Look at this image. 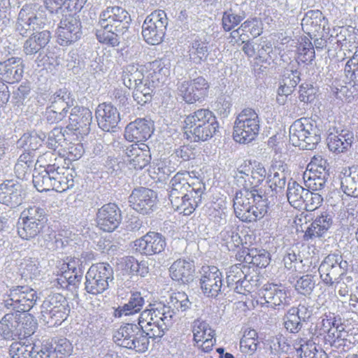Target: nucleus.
I'll return each instance as SVG.
<instances>
[{
	"label": "nucleus",
	"instance_id": "1",
	"mask_svg": "<svg viewBox=\"0 0 358 358\" xmlns=\"http://www.w3.org/2000/svg\"><path fill=\"white\" fill-rule=\"evenodd\" d=\"M169 69L162 60H155L145 66L129 64L123 71L122 80L129 89H133V98L139 105L151 101L157 87L164 83Z\"/></svg>",
	"mask_w": 358,
	"mask_h": 358
},
{
	"label": "nucleus",
	"instance_id": "2",
	"mask_svg": "<svg viewBox=\"0 0 358 358\" xmlns=\"http://www.w3.org/2000/svg\"><path fill=\"white\" fill-rule=\"evenodd\" d=\"M192 180L187 171L178 172L167 185L169 200L172 207L185 215H191L201 203L205 186Z\"/></svg>",
	"mask_w": 358,
	"mask_h": 358
},
{
	"label": "nucleus",
	"instance_id": "3",
	"mask_svg": "<svg viewBox=\"0 0 358 358\" xmlns=\"http://www.w3.org/2000/svg\"><path fill=\"white\" fill-rule=\"evenodd\" d=\"M45 7L36 3H26L20 9L16 23V30L24 36L31 31L42 29L47 22L46 10L57 12L63 7L66 9L69 0H43Z\"/></svg>",
	"mask_w": 358,
	"mask_h": 358
},
{
	"label": "nucleus",
	"instance_id": "4",
	"mask_svg": "<svg viewBox=\"0 0 358 358\" xmlns=\"http://www.w3.org/2000/svg\"><path fill=\"white\" fill-rule=\"evenodd\" d=\"M233 201L236 216L243 222H255L267 213L268 198L263 190L238 192Z\"/></svg>",
	"mask_w": 358,
	"mask_h": 358
},
{
	"label": "nucleus",
	"instance_id": "5",
	"mask_svg": "<svg viewBox=\"0 0 358 358\" xmlns=\"http://www.w3.org/2000/svg\"><path fill=\"white\" fill-rule=\"evenodd\" d=\"M169 311L164 303H150L141 313L138 324L148 331L147 335L150 338H162L173 322Z\"/></svg>",
	"mask_w": 358,
	"mask_h": 358
},
{
	"label": "nucleus",
	"instance_id": "6",
	"mask_svg": "<svg viewBox=\"0 0 358 358\" xmlns=\"http://www.w3.org/2000/svg\"><path fill=\"white\" fill-rule=\"evenodd\" d=\"M217 128L216 117L208 109H199L187 115L185 120V134L195 142L206 141L212 138Z\"/></svg>",
	"mask_w": 358,
	"mask_h": 358
},
{
	"label": "nucleus",
	"instance_id": "7",
	"mask_svg": "<svg viewBox=\"0 0 358 358\" xmlns=\"http://www.w3.org/2000/svg\"><path fill=\"white\" fill-rule=\"evenodd\" d=\"M320 141L321 131L313 120L301 118L289 127V141L294 146L312 150Z\"/></svg>",
	"mask_w": 358,
	"mask_h": 358
},
{
	"label": "nucleus",
	"instance_id": "8",
	"mask_svg": "<svg viewBox=\"0 0 358 358\" xmlns=\"http://www.w3.org/2000/svg\"><path fill=\"white\" fill-rule=\"evenodd\" d=\"M148 331L138 324L126 323L120 327L113 334V341L119 346L144 352L148 349Z\"/></svg>",
	"mask_w": 358,
	"mask_h": 358
},
{
	"label": "nucleus",
	"instance_id": "9",
	"mask_svg": "<svg viewBox=\"0 0 358 358\" xmlns=\"http://www.w3.org/2000/svg\"><path fill=\"white\" fill-rule=\"evenodd\" d=\"M113 279V268L109 264H92L85 275V290L94 296L101 294L108 289Z\"/></svg>",
	"mask_w": 358,
	"mask_h": 358
},
{
	"label": "nucleus",
	"instance_id": "10",
	"mask_svg": "<svg viewBox=\"0 0 358 358\" xmlns=\"http://www.w3.org/2000/svg\"><path fill=\"white\" fill-rule=\"evenodd\" d=\"M259 128L257 113L252 108H245L238 114L235 121L234 138L241 143H248L257 136Z\"/></svg>",
	"mask_w": 358,
	"mask_h": 358
},
{
	"label": "nucleus",
	"instance_id": "11",
	"mask_svg": "<svg viewBox=\"0 0 358 358\" xmlns=\"http://www.w3.org/2000/svg\"><path fill=\"white\" fill-rule=\"evenodd\" d=\"M66 298L59 293L49 295L41 306V319L49 327L58 326L64 322L69 313Z\"/></svg>",
	"mask_w": 358,
	"mask_h": 358
},
{
	"label": "nucleus",
	"instance_id": "12",
	"mask_svg": "<svg viewBox=\"0 0 358 358\" xmlns=\"http://www.w3.org/2000/svg\"><path fill=\"white\" fill-rule=\"evenodd\" d=\"M36 292L28 286H13L3 296V305L15 313L27 312L35 305Z\"/></svg>",
	"mask_w": 358,
	"mask_h": 358
},
{
	"label": "nucleus",
	"instance_id": "13",
	"mask_svg": "<svg viewBox=\"0 0 358 358\" xmlns=\"http://www.w3.org/2000/svg\"><path fill=\"white\" fill-rule=\"evenodd\" d=\"M168 18L164 10H157L146 17L142 26V36L150 45H158L165 36Z\"/></svg>",
	"mask_w": 358,
	"mask_h": 358
},
{
	"label": "nucleus",
	"instance_id": "14",
	"mask_svg": "<svg viewBox=\"0 0 358 358\" xmlns=\"http://www.w3.org/2000/svg\"><path fill=\"white\" fill-rule=\"evenodd\" d=\"M209 87L208 81L202 76L189 80H180L176 85V94L188 104L201 102L208 96Z\"/></svg>",
	"mask_w": 358,
	"mask_h": 358
},
{
	"label": "nucleus",
	"instance_id": "15",
	"mask_svg": "<svg viewBox=\"0 0 358 358\" xmlns=\"http://www.w3.org/2000/svg\"><path fill=\"white\" fill-rule=\"evenodd\" d=\"M348 265V262L343 260L341 255L329 254L323 259L318 268L322 282L327 286H334L345 273Z\"/></svg>",
	"mask_w": 358,
	"mask_h": 358
},
{
	"label": "nucleus",
	"instance_id": "16",
	"mask_svg": "<svg viewBox=\"0 0 358 358\" xmlns=\"http://www.w3.org/2000/svg\"><path fill=\"white\" fill-rule=\"evenodd\" d=\"M129 13L120 6H108L99 15V25L102 28H115L119 33H124L131 22Z\"/></svg>",
	"mask_w": 358,
	"mask_h": 358
},
{
	"label": "nucleus",
	"instance_id": "17",
	"mask_svg": "<svg viewBox=\"0 0 358 358\" xmlns=\"http://www.w3.org/2000/svg\"><path fill=\"white\" fill-rule=\"evenodd\" d=\"M34 331L33 328L25 329L21 322V314L13 312L6 314L0 320V335L6 340L27 337Z\"/></svg>",
	"mask_w": 358,
	"mask_h": 358
},
{
	"label": "nucleus",
	"instance_id": "18",
	"mask_svg": "<svg viewBox=\"0 0 358 358\" xmlns=\"http://www.w3.org/2000/svg\"><path fill=\"white\" fill-rule=\"evenodd\" d=\"M81 22L73 15L62 18L57 29V42L60 45L68 46L78 41L82 36Z\"/></svg>",
	"mask_w": 358,
	"mask_h": 358
},
{
	"label": "nucleus",
	"instance_id": "19",
	"mask_svg": "<svg viewBox=\"0 0 358 358\" xmlns=\"http://www.w3.org/2000/svg\"><path fill=\"white\" fill-rule=\"evenodd\" d=\"M259 299L262 305L275 308L289 304L290 298L287 289L282 285L266 284L259 290Z\"/></svg>",
	"mask_w": 358,
	"mask_h": 358
},
{
	"label": "nucleus",
	"instance_id": "20",
	"mask_svg": "<svg viewBox=\"0 0 358 358\" xmlns=\"http://www.w3.org/2000/svg\"><path fill=\"white\" fill-rule=\"evenodd\" d=\"M200 285L208 297H216L223 287V275L215 266H203L201 271Z\"/></svg>",
	"mask_w": 358,
	"mask_h": 358
},
{
	"label": "nucleus",
	"instance_id": "21",
	"mask_svg": "<svg viewBox=\"0 0 358 358\" xmlns=\"http://www.w3.org/2000/svg\"><path fill=\"white\" fill-rule=\"evenodd\" d=\"M129 202L134 210L143 215H147L152 212L155 207L157 194L148 188H136L130 194Z\"/></svg>",
	"mask_w": 358,
	"mask_h": 358
},
{
	"label": "nucleus",
	"instance_id": "22",
	"mask_svg": "<svg viewBox=\"0 0 358 358\" xmlns=\"http://www.w3.org/2000/svg\"><path fill=\"white\" fill-rule=\"evenodd\" d=\"M166 245L165 237L155 231L147 233L134 243L135 250L145 255L159 254L164 250Z\"/></svg>",
	"mask_w": 358,
	"mask_h": 358
},
{
	"label": "nucleus",
	"instance_id": "23",
	"mask_svg": "<svg viewBox=\"0 0 358 358\" xmlns=\"http://www.w3.org/2000/svg\"><path fill=\"white\" fill-rule=\"evenodd\" d=\"M121 220L120 210L115 203L103 205L96 213L97 225L104 231H114L119 226Z\"/></svg>",
	"mask_w": 358,
	"mask_h": 358
},
{
	"label": "nucleus",
	"instance_id": "24",
	"mask_svg": "<svg viewBox=\"0 0 358 358\" xmlns=\"http://www.w3.org/2000/svg\"><path fill=\"white\" fill-rule=\"evenodd\" d=\"M69 124L68 127L78 131L80 135L88 134L92 121V111L85 107L74 106L69 116Z\"/></svg>",
	"mask_w": 358,
	"mask_h": 358
},
{
	"label": "nucleus",
	"instance_id": "25",
	"mask_svg": "<svg viewBox=\"0 0 358 358\" xmlns=\"http://www.w3.org/2000/svg\"><path fill=\"white\" fill-rule=\"evenodd\" d=\"M95 115L99 128L104 131H112L120 121V113L111 103L99 104L96 109Z\"/></svg>",
	"mask_w": 358,
	"mask_h": 358
},
{
	"label": "nucleus",
	"instance_id": "26",
	"mask_svg": "<svg viewBox=\"0 0 358 358\" xmlns=\"http://www.w3.org/2000/svg\"><path fill=\"white\" fill-rule=\"evenodd\" d=\"M124 152L131 169L141 170L151 159L149 147L144 143L131 144L126 148Z\"/></svg>",
	"mask_w": 358,
	"mask_h": 358
},
{
	"label": "nucleus",
	"instance_id": "27",
	"mask_svg": "<svg viewBox=\"0 0 358 358\" xmlns=\"http://www.w3.org/2000/svg\"><path fill=\"white\" fill-rule=\"evenodd\" d=\"M153 130V123L151 121L137 119L127 125L124 137L130 142H142L151 136Z\"/></svg>",
	"mask_w": 358,
	"mask_h": 358
},
{
	"label": "nucleus",
	"instance_id": "28",
	"mask_svg": "<svg viewBox=\"0 0 358 358\" xmlns=\"http://www.w3.org/2000/svg\"><path fill=\"white\" fill-rule=\"evenodd\" d=\"M24 73L23 61L20 57H11L0 62V80L3 83L19 82Z\"/></svg>",
	"mask_w": 358,
	"mask_h": 358
},
{
	"label": "nucleus",
	"instance_id": "29",
	"mask_svg": "<svg viewBox=\"0 0 358 358\" xmlns=\"http://www.w3.org/2000/svg\"><path fill=\"white\" fill-rule=\"evenodd\" d=\"M22 189L14 180H6L0 185V203L11 208L20 206L22 201Z\"/></svg>",
	"mask_w": 358,
	"mask_h": 358
},
{
	"label": "nucleus",
	"instance_id": "30",
	"mask_svg": "<svg viewBox=\"0 0 358 358\" xmlns=\"http://www.w3.org/2000/svg\"><path fill=\"white\" fill-rule=\"evenodd\" d=\"M76 173L73 169L59 166L54 164L53 189L58 192H64L73 189L78 183Z\"/></svg>",
	"mask_w": 358,
	"mask_h": 358
},
{
	"label": "nucleus",
	"instance_id": "31",
	"mask_svg": "<svg viewBox=\"0 0 358 358\" xmlns=\"http://www.w3.org/2000/svg\"><path fill=\"white\" fill-rule=\"evenodd\" d=\"M247 268L241 264H237L229 267L227 272L226 281L227 287L234 289L238 294H245L248 292L250 282L246 279L247 275L242 268Z\"/></svg>",
	"mask_w": 358,
	"mask_h": 358
},
{
	"label": "nucleus",
	"instance_id": "32",
	"mask_svg": "<svg viewBox=\"0 0 358 358\" xmlns=\"http://www.w3.org/2000/svg\"><path fill=\"white\" fill-rule=\"evenodd\" d=\"M333 225V215L327 211L317 215L306 229L304 234L306 240L324 236Z\"/></svg>",
	"mask_w": 358,
	"mask_h": 358
},
{
	"label": "nucleus",
	"instance_id": "33",
	"mask_svg": "<svg viewBox=\"0 0 358 358\" xmlns=\"http://www.w3.org/2000/svg\"><path fill=\"white\" fill-rule=\"evenodd\" d=\"M194 264L192 261L179 259L169 268L171 278L182 284H187L194 279Z\"/></svg>",
	"mask_w": 358,
	"mask_h": 358
},
{
	"label": "nucleus",
	"instance_id": "34",
	"mask_svg": "<svg viewBox=\"0 0 358 358\" xmlns=\"http://www.w3.org/2000/svg\"><path fill=\"white\" fill-rule=\"evenodd\" d=\"M145 304V299L139 292H131L127 303L119 306L114 310L113 315L116 318L133 315L140 313Z\"/></svg>",
	"mask_w": 358,
	"mask_h": 358
},
{
	"label": "nucleus",
	"instance_id": "35",
	"mask_svg": "<svg viewBox=\"0 0 358 358\" xmlns=\"http://www.w3.org/2000/svg\"><path fill=\"white\" fill-rule=\"evenodd\" d=\"M9 352L12 358H48V352H44V348L20 342L12 343Z\"/></svg>",
	"mask_w": 358,
	"mask_h": 358
},
{
	"label": "nucleus",
	"instance_id": "36",
	"mask_svg": "<svg viewBox=\"0 0 358 358\" xmlns=\"http://www.w3.org/2000/svg\"><path fill=\"white\" fill-rule=\"evenodd\" d=\"M32 176L33 184L38 192L53 189L54 164H48L43 169H35Z\"/></svg>",
	"mask_w": 358,
	"mask_h": 358
},
{
	"label": "nucleus",
	"instance_id": "37",
	"mask_svg": "<svg viewBox=\"0 0 358 358\" xmlns=\"http://www.w3.org/2000/svg\"><path fill=\"white\" fill-rule=\"evenodd\" d=\"M354 134L348 130H341L337 134H330L328 136V147L334 152L341 153L347 150L352 145Z\"/></svg>",
	"mask_w": 358,
	"mask_h": 358
},
{
	"label": "nucleus",
	"instance_id": "38",
	"mask_svg": "<svg viewBox=\"0 0 358 358\" xmlns=\"http://www.w3.org/2000/svg\"><path fill=\"white\" fill-rule=\"evenodd\" d=\"M50 38L51 34L48 30L31 34V36L24 43V53L27 55L37 53L49 43Z\"/></svg>",
	"mask_w": 358,
	"mask_h": 358
},
{
	"label": "nucleus",
	"instance_id": "39",
	"mask_svg": "<svg viewBox=\"0 0 358 358\" xmlns=\"http://www.w3.org/2000/svg\"><path fill=\"white\" fill-rule=\"evenodd\" d=\"M287 169V164L282 162H275L272 164L268 173V182H271L269 187L273 191V188L277 192L278 189H282L286 184Z\"/></svg>",
	"mask_w": 358,
	"mask_h": 358
},
{
	"label": "nucleus",
	"instance_id": "40",
	"mask_svg": "<svg viewBox=\"0 0 358 358\" xmlns=\"http://www.w3.org/2000/svg\"><path fill=\"white\" fill-rule=\"evenodd\" d=\"M208 43L204 38L195 37L189 46V57L196 64H201L207 60L208 56Z\"/></svg>",
	"mask_w": 358,
	"mask_h": 358
},
{
	"label": "nucleus",
	"instance_id": "41",
	"mask_svg": "<svg viewBox=\"0 0 358 358\" xmlns=\"http://www.w3.org/2000/svg\"><path fill=\"white\" fill-rule=\"evenodd\" d=\"M51 104L49 106L51 110L65 114L68 113V108L73 105L74 98L70 92L66 88L59 89L50 98Z\"/></svg>",
	"mask_w": 358,
	"mask_h": 358
},
{
	"label": "nucleus",
	"instance_id": "42",
	"mask_svg": "<svg viewBox=\"0 0 358 358\" xmlns=\"http://www.w3.org/2000/svg\"><path fill=\"white\" fill-rule=\"evenodd\" d=\"M166 305L169 309V312H171L170 314L173 320H176L179 313L185 312L190 308L192 303L187 295L184 293L178 292L171 295Z\"/></svg>",
	"mask_w": 358,
	"mask_h": 358
},
{
	"label": "nucleus",
	"instance_id": "43",
	"mask_svg": "<svg viewBox=\"0 0 358 358\" xmlns=\"http://www.w3.org/2000/svg\"><path fill=\"white\" fill-rule=\"evenodd\" d=\"M341 187L348 196L358 198V167L350 169L341 178Z\"/></svg>",
	"mask_w": 358,
	"mask_h": 358
},
{
	"label": "nucleus",
	"instance_id": "44",
	"mask_svg": "<svg viewBox=\"0 0 358 358\" xmlns=\"http://www.w3.org/2000/svg\"><path fill=\"white\" fill-rule=\"evenodd\" d=\"M308 188H304L295 181L289 182L287 189V197L289 203L295 208H301L304 203L305 194Z\"/></svg>",
	"mask_w": 358,
	"mask_h": 358
},
{
	"label": "nucleus",
	"instance_id": "45",
	"mask_svg": "<svg viewBox=\"0 0 358 358\" xmlns=\"http://www.w3.org/2000/svg\"><path fill=\"white\" fill-rule=\"evenodd\" d=\"M35 158L32 152H25L20 155L15 167V173L17 178L23 180L29 175L34 165Z\"/></svg>",
	"mask_w": 358,
	"mask_h": 358
},
{
	"label": "nucleus",
	"instance_id": "46",
	"mask_svg": "<svg viewBox=\"0 0 358 358\" xmlns=\"http://www.w3.org/2000/svg\"><path fill=\"white\" fill-rule=\"evenodd\" d=\"M44 348V352H48V358L52 353L55 354L57 358H64L69 355L72 351V345L65 338L55 340L54 343L48 345L47 343L41 347Z\"/></svg>",
	"mask_w": 358,
	"mask_h": 358
},
{
	"label": "nucleus",
	"instance_id": "47",
	"mask_svg": "<svg viewBox=\"0 0 358 358\" xmlns=\"http://www.w3.org/2000/svg\"><path fill=\"white\" fill-rule=\"evenodd\" d=\"M344 76L346 83L351 85L358 90V54L354 53L346 62L344 67Z\"/></svg>",
	"mask_w": 358,
	"mask_h": 358
},
{
	"label": "nucleus",
	"instance_id": "48",
	"mask_svg": "<svg viewBox=\"0 0 358 358\" xmlns=\"http://www.w3.org/2000/svg\"><path fill=\"white\" fill-rule=\"evenodd\" d=\"M20 220L30 221L43 227L47 222L45 210L37 206L26 208L21 212Z\"/></svg>",
	"mask_w": 358,
	"mask_h": 358
},
{
	"label": "nucleus",
	"instance_id": "49",
	"mask_svg": "<svg viewBox=\"0 0 358 358\" xmlns=\"http://www.w3.org/2000/svg\"><path fill=\"white\" fill-rule=\"evenodd\" d=\"M300 358H328L327 353L312 341H308L296 350Z\"/></svg>",
	"mask_w": 358,
	"mask_h": 358
},
{
	"label": "nucleus",
	"instance_id": "50",
	"mask_svg": "<svg viewBox=\"0 0 358 358\" xmlns=\"http://www.w3.org/2000/svg\"><path fill=\"white\" fill-rule=\"evenodd\" d=\"M43 227L32 222L19 219L17 233L22 239L31 240L38 236Z\"/></svg>",
	"mask_w": 358,
	"mask_h": 358
},
{
	"label": "nucleus",
	"instance_id": "51",
	"mask_svg": "<svg viewBox=\"0 0 358 358\" xmlns=\"http://www.w3.org/2000/svg\"><path fill=\"white\" fill-rule=\"evenodd\" d=\"M329 173L324 172L323 175L304 173L303 178L308 189L312 191H320L324 189L326 182L329 178Z\"/></svg>",
	"mask_w": 358,
	"mask_h": 358
},
{
	"label": "nucleus",
	"instance_id": "52",
	"mask_svg": "<svg viewBox=\"0 0 358 358\" xmlns=\"http://www.w3.org/2000/svg\"><path fill=\"white\" fill-rule=\"evenodd\" d=\"M39 264L36 259L24 258L19 265V272L25 280L33 279L40 273Z\"/></svg>",
	"mask_w": 358,
	"mask_h": 358
},
{
	"label": "nucleus",
	"instance_id": "53",
	"mask_svg": "<svg viewBox=\"0 0 358 358\" xmlns=\"http://www.w3.org/2000/svg\"><path fill=\"white\" fill-rule=\"evenodd\" d=\"M323 19L324 17L321 11L319 10H311L306 13L302 19L301 25L308 31H318Z\"/></svg>",
	"mask_w": 358,
	"mask_h": 358
},
{
	"label": "nucleus",
	"instance_id": "54",
	"mask_svg": "<svg viewBox=\"0 0 358 358\" xmlns=\"http://www.w3.org/2000/svg\"><path fill=\"white\" fill-rule=\"evenodd\" d=\"M240 29L245 33L247 40L250 36L256 38L260 36L263 31V23L257 17L249 18L241 24Z\"/></svg>",
	"mask_w": 358,
	"mask_h": 358
},
{
	"label": "nucleus",
	"instance_id": "55",
	"mask_svg": "<svg viewBox=\"0 0 358 358\" xmlns=\"http://www.w3.org/2000/svg\"><path fill=\"white\" fill-rule=\"evenodd\" d=\"M194 341L197 345L201 341L209 337H214L215 331L212 329L210 325L205 321L196 320L193 323Z\"/></svg>",
	"mask_w": 358,
	"mask_h": 358
},
{
	"label": "nucleus",
	"instance_id": "56",
	"mask_svg": "<svg viewBox=\"0 0 358 358\" xmlns=\"http://www.w3.org/2000/svg\"><path fill=\"white\" fill-rule=\"evenodd\" d=\"M315 285L316 280L315 276L311 274H306L296 280L294 287L299 294L309 296L313 292Z\"/></svg>",
	"mask_w": 358,
	"mask_h": 358
},
{
	"label": "nucleus",
	"instance_id": "57",
	"mask_svg": "<svg viewBox=\"0 0 358 358\" xmlns=\"http://www.w3.org/2000/svg\"><path fill=\"white\" fill-rule=\"evenodd\" d=\"M124 33H119L115 30V28H102L96 30V38L98 41L101 43H105L112 47H115L119 45L120 38L119 34H123Z\"/></svg>",
	"mask_w": 358,
	"mask_h": 358
},
{
	"label": "nucleus",
	"instance_id": "58",
	"mask_svg": "<svg viewBox=\"0 0 358 358\" xmlns=\"http://www.w3.org/2000/svg\"><path fill=\"white\" fill-rule=\"evenodd\" d=\"M220 238L229 250H235L242 243L241 236L232 229H225L222 231Z\"/></svg>",
	"mask_w": 358,
	"mask_h": 358
},
{
	"label": "nucleus",
	"instance_id": "59",
	"mask_svg": "<svg viewBox=\"0 0 358 358\" xmlns=\"http://www.w3.org/2000/svg\"><path fill=\"white\" fill-rule=\"evenodd\" d=\"M245 14L242 13L236 14L233 12L232 9L225 11L222 16V27L225 31H231L236 26H237L244 18Z\"/></svg>",
	"mask_w": 358,
	"mask_h": 358
},
{
	"label": "nucleus",
	"instance_id": "60",
	"mask_svg": "<svg viewBox=\"0 0 358 358\" xmlns=\"http://www.w3.org/2000/svg\"><path fill=\"white\" fill-rule=\"evenodd\" d=\"M329 164L327 161L320 155H315L312 157L310 162L308 164L306 171L304 173L323 175L324 172L329 173Z\"/></svg>",
	"mask_w": 358,
	"mask_h": 358
},
{
	"label": "nucleus",
	"instance_id": "61",
	"mask_svg": "<svg viewBox=\"0 0 358 358\" xmlns=\"http://www.w3.org/2000/svg\"><path fill=\"white\" fill-rule=\"evenodd\" d=\"M42 142L41 138L38 136L36 133L24 134L17 141L19 147L24 148L26 150L34 151L41 146Z\"/></svg>",
	"mask_w": 358,
	"mask_h": 358
},
{
	"label": "nucleus",
	"instance_id": "62",
	"mask_svg": "<svg viewBox=\"0 0 358 358\" xmlns=\"http://www.w3.org/2000/svg\"><path fill=\"white\" fill-rule=\"evenodd\" d=\"M302 320L294 313V310H288L284 317L285 329L292 334L298 333L302 328Z\"/></svg>",
	"mask_w": 358,
	"mask_h": 358
},
{
	"label": "nucleus",
	"instance_id": "63",
	"mask_svg": "<svg viewBox=\"0 0 358 358\" xmlns=\"http://www.w3.org/2000/svg\"><path fill=\"white\" fill-rule=\"evenodd\" d=\"M338 329V336H337V340L329 341V343L331 347L337 349L343 348V350H345V347L348 348L350 347V344L352 343L350 337L352 334H349V333L345 330V327L342 324H339Z\"/></svg>",
	"mask_w": 358,
	"mask_h": 358
},
{
	"label": "nucleus",
	"instance_id": "64",
	"mask_svg": "<svg viewBox=\"0 0 358 358\" xmlns=\"http://www.w3.org/2000/svg\"><path fill=\"white\" fill-rule=\"evenodd\" d=\"M316 192L317 191L308 189L305 194L303 205L307 211H313L318 208L322 203V196Z\"/></svg>",
	"mask_w": 358,
	"mask_h": 358
}]
</instances>
